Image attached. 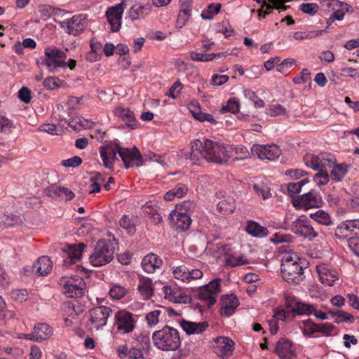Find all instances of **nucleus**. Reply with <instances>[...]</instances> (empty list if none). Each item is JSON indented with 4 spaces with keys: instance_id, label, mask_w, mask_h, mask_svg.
Masks as SVG:
<instances>
[{
    "instance_id": "28",
    "label": "nucleus",
    "mask_w": 359,
    "mask_h": 359,
    "mask_svg": "<svg viewBox=\"0 0 359 359\" xmlns=\"http://www.w3.org/2000/svg\"><path fill=\"white\" fill-rule=\"evenodd\" d=\"M40 276H46L52 270V262L48 256L40 257L33 266Z\"/></svg>"
},
{
    "instance_id": "30",
    "label": "nucleus",
    "mask_w": 359,
    "mask_h": 359,
    "mask_svg": "<svg viewBox=\"0 0 359 359\" xmlns=\"http://www.w3.org/2000/svg\"><path fill=\"white\" fill-rule=\"evenodd\" d=\"M291 230L299 237L311 241L317 236L312 226H291Z\"/></svg>"
},
{
    "instance_id": "2",
    "label": "nucleus",
    "mask_w": 359,
    "mask_h": 359,
    "mask_svg": "<svg viewBox=\"0 0 359 359\" xmlns=\"http://www.w3.org/2000/svg\"><path fill=\"white\" fill-rule=\"evenodd\" d=\"M109 238H100L94 245L89 257L90 263L95 267L104 266L110 263L114 258L116 247L118 241L111 235L107 233Z\"/></svg>"
},
{
    "instance_id": "6",
    "label": "nucleus",
    "mask_w": 359,
    "mask_h": 359,
    "mask_svg": "<svg viewBox=\"0 0 359 359\" xmlns=\"http://www.w3.org/2000/svg\"><path fill=\"white\" fill-rule=\"evenodd\" d=\"M66 58L65 52L55 46H49L45 49L42 62L50 72L55 73L60 68L67 67Z\"/></svg>"
},
{
    "instance_id": "31",
    "label": "nucleus",
    "mask_w": 359,
    "mask_h": 359,
    "mask_svg": "<svg viewBox=\"0 0 359 359\" xmlns=\"http://www.w3.org/2000/svg\"><path fill=\"white\" fill-rule=\"evenodd\" d=\"M34 331L38 341L49 339L53 334V329L46 323H38L34 325Z\"/></svg>"
},
{
    "instance_id": "16",
    "label": "nucleus",
    "mask_w": 359,
    "mask_h": 359,
    "mask_svg": "<svg viewBox=\"0 0 359 359\" xmlns=\"http://www.w3.org/2000/svg\"><path fill=\"white\" fill-rule=\"evenodd\" d=\"M252 150L262 160L274 161L278 158L281 154V150L276 144L254 145Z\"/></svg>"
},
{
    "instance_id": "38",
    "label": "nucleus",
    "mask_w": 359,
    "mask_h": 359,
    "mask_svg": "<svg viewBox=\"0 0 359 359\" xmlns=\"http://www.w3.org/2000/svg\"><path fill=\"white\" fill-rule=\"evenodd\" d=\"M357 226H337L335 229V236L340 240L349 238L353 236L354 229Z\"/></svg>"
},
{
    "instance_id": "45",
    "label": "nucleus",
    "mask_w": 359,
    "mask_h": 359,
    "mask_svg": "<svg viewBox=\"0 0 359 359\" xmlns=\"http://www.w3.org/2000/svg\"><path fill=\"white\" fill-rule=\"evenodd\" d=\"M67 188L54 185L50 188L48 193L51 197H58L62 200L67 201Z\"/></svg>"
},
{
    "instance_id": "51",
    "label": "nucleus",
    "mask_w": 359,
    "mask_h": 359,
    "mask_svg": "<svg viewBox=\"0 0 359 359\" xmlns=\"http://www.w3.org/2000/svg\"><path fill=\"white\" fill-rule=\"evenodd\" d=\"M286 109L279 104H271L267 109V114L271 116L285 115Z\"/></svg>"
},
{
    "instance_id": "18",
    "label": "nucleus",
    "mask_w": 359,
    "mask_h": 359,
    "mask_svg": "<svg viewBox=\"0 0 359 359\" xmlns=\"http://www.w3.org/2000/svg\"><path fill=\"white\" fill-rule=\"evenodd\" d=\"M86 283L83 279L69 280L65 283L64 293L68 298H78L84 294Z\"/></svg>"
},
{
    "instance_id": "41",
    "label": "nucleus",
    "mask_w": 359,
    "mask_h": 359,
    "mask_svg": "<svg viewBox=\"0 0 359 359\" xmlns=\"http://www.w3.org/2000/svg\"><path fill=\"white\" fill-rule=\"evenodd\" d=\"M328 313L335 317L334 322L338 324L343 322L353 323L354 321V316L353 315L341 310L337 311H330Z\"/></svg>"
},
{
    "instance_id": "49",
    "label": "nucleus",
    "mask_w": 359,
    "mask_h": 359,
    "mask_svg": "<svg viewBox=\"0 0 359 359\" xmlns=\"http://www.w3.org/2000/svg\"><path fill=\"white\" fill-rule=\"evenodd\" d=\"M322 32V30L311 32H296L294 34V38L297 41L312 39L320 36Z\"/></svg>"
},
{
    "instance_id": "34",
    "label": "nucleus",
    "mask_w": 359,
    "mask_h": 359,
    "mask_svg": "<svg viewBox=\"0 0 359 359\" xmlns=\"http://www.w3.org/2000/svg\"><path fill=\"white\" fill-rule=\"evenodd\" d=\"M138 291L144 299H149L153 295V288L151 287V280L149 278L140 279V284L138 285Z\"/></svg>"
},
{
    "instance_id": "4",
    "label": "nucleus",
    "mask_w": 359,
    "mask_h": 359,
    "mask_svg": "<svg viewBox=\"0 0 359 359\" xmlns=\"http://www.w3.org/2000/svg\"><path fill=\"white\" fill-rule=\"evenodd\" d=\"M305 165L314 170H318L313 180L319 185H325L330 180L327 168H331L334 163V158L331 154L315 155L306 154L303 158Z\"/></svg>"
},
{
    "instance_id": "9",
    "label": "nucleus",
    "mask_w": 359,
    "mask_h": 359,
    "mask_svg": "<svg viewBox=\"0 0 359 359\" xmlns=\"http://www.w3.org/2000/svg\"><path fill=\"white\" fill-rule=\"evenodd\" d=\"M323 201L319 192L311 190L309 192L292 198V203L299 210H308L319 208Z\"/></svg>"
},
{
    "instance_id": "23",
    "label": "nucleus",
    "mask_w": 359,
    "mask_h": 359,
    "mask_svg": "<svg viewBox=\"0 0 359 359\" xmlns=\"http://www.w3.org/2000/svg\"><path fill=\"white\" fill-rule=\"evenodd\" d=\"M182 330L189 335L201 334L208 327V323L205 321L200 323H194L183 320L180 322Z\"/></svg>"
},
{
    "instance_id": "11",
    "label": "nucleus",
    "mask_w": 359,
    "mask_h": 359,
    "mask_svg": "<svg viewBox=\"0 0 359 359\" xmlns=\"http://www.w3.org/2000/svg\"><path fill=\"white\" fill-rule=\"evenodd\" d=\"M119 156L121 158L126 168L133 166L140 167L143 164L142 156L136 147L133 149L123 147L119 151Z\"/></svg>"
},
{
    "instance_id": "43",
    "label": "nucleus",
    "mask_w": 359,
    "mask_h": 359,
    "mask_svg": "<svg viewBox=\"0 0 359 359\" xmlns=\"http://www.w3.org/2000/svg\"><path fill=\"white\" fill-rule=\"evenodd\" d=\"M315 311V306L313 304H305L299 302L297 307L293 309V313L297 315H311Z\"/></svg>"
},
{
    "instance_id": "33",
    "label": "nucleus",
    "mask_w": 359,
    "mask_h": 359,
    "mask_svg": "<svg viewBox=\"0 0 359 359\" xmlns=\"http://www.w3.org/2000/svg\"><path fill=\"white\" fill-rule=\"evenodd\" d=\"M327 5L329 6H333V8L336 6H340L339 8L337 9L331 15L330 18L332 20H343L345 11H348V4L345 3H342L338 0H330Z\"/></svg>"
},
{
    "instance_id": "39",
    "label": "nucleus",
    "mask_w": 359,
    "mask_h": 359,
    "mask_svg": "<svg viewBox=\"0 0 359 359\" xmlns=\"http://www.w3.org/2000/svg\"><path fill=\"white\" fill-rule=\"evenodd\" d=\"M240 109V104L239 101L236 97L230 98L226 104L224 105L221 109L220 112L222 114H226V113H232V114H236L239 111Z\"/></svg>"
},
{
    "instance_id": "32",
    "label": "nucleus",
    "mask_w": 359,
    "mask_h": 359,
    "mask_svg": "<svg viewBox=\"0 0 359 359\" xmlns=\"http://www.w3.org/2000/svg\"><path fill=\"white\" fill-rule=\"evenodd\" d=\"M252 188L256 194L261 196L264 200L268 199L271 196V188L266 181L257 180L252 184Z\"/></svg>"
},
{
    "instance_id": "46",
    "label": "nucleus",
    "mask_w": 359,
    "mask_h": 359,
    "mask_svg": "<svg viewBox=\"0 0 359 359\" xmlns=\"http://www.w3.org/2000/svg\"><path fill=\"white\" fill-rule=\"evenodd\" d=\"M311 217L319 224H331L332 223L328 213L323 210H317L313 215H311Z\"/></svg>"
},
{
    "instance_id": "54",
    "label": "nucleus",
    "mask_w": 359,
    "mask_h": 359,
    "mask_svg": "<svg viewBox=\"0 0 359 359\" xmlns=\"http://www.w3.org/2000/svg\"><path fill=\"white\" fill-rule=\"evenodd\" d=\"M193 4L194 0H179V12L191 15Z\"/></svg>"
},
{
    "instance_id": "59",
    "label": "nucleus",
    "mask_w": 359,
    "mask_h": 359,
    "mask_svg": "<svg viewBox=\"0 0 359 359\" xmlns=\"http://www.w3.org/2000/svg\"><path fill=\"white\" fill-rule=\"evenodd\" d=\"M188 109L191 113L192 116L198 120L199 115L202 113L199 103L193 100L188 104Z\"/></svg>"
},
{
    "instance_id": "58",
    "label": "nucleus",
    "mask_w": 359,
    "mask_h": 359,
    "mask_svg": "<svg viewBox=\"0 0 359 359\" xmlns=\"http://www.w3.org/2000/svg\"><path fill=\"white\" fill-rule=\"evenodd\" d=\"M81 163H82L81 158L78 156H73L67 160H63L61 162V164L64 167L76 168V167L79 166L81 164Z\"/></svg>"
},
{
    "instance_id": "40",
    "label": "nucleus",
    "mask_w": 359,
    "mask_h": 359,
    "mask_svg": "<svg viewBox=\"0 0 359 359\" xmlns=\"http://www.w3.org/2000/svg\"><path fill=\"white\" fill-rule=\"evenodd\" d=\"M222 5L219 3L209 4L205 11H203L201 16L203 20H212L213 16L220 11Z\"/></svg>"
},
{
    "instance_id": "12",
    "label": "nucleus",
    "mask_w": 359,
    "mask_h": 359,
    "mask_svg": "<svg viewBox=\"0 0 359 359\" xmlns=\"http://www.w3.org/2000/svg\"><path fill=\"white\" fill-rule=\"evenodd\" d=\"M124 12V4L121 2L115 6L109 7L105 16L111 26L113 32H118L121 27L122 15Z\"/></svg>"
},
{
    "instance_id": "25",
    "label": "nucleus",
    "mask_w": 359,
    "mask_h": 359,
    "mask_svg": "<svg viewBox=\"0 0 359 359\" xmlns=\"http://www.w3.org/2000/svg\"><path fill=\"white\" fill-rule=\"evenodd\" d=\"M85 306L76 300L68 301L64 304L63 311L69 317L74 318L81 314Z\"/></svg>"
},
{
    "instance_id": "35",
    "label": "nucleus",
    "mask_w": 359,
    "mask_h": 359,
    "mask_svg": "<svg viewBox=\"0 0 359 359\" xmlns=\"http://www.w3.org/2000/svg\"><path fill=\"white\" fill-rule=\"evenodd\" d=\"M150 8L151 6L148 4H135L130 8L128 12V17L132 20H137L140 17L144 15V11H149Z\"/></svg>"
},
{
    "instance_id": "63",
    "label": "nucleus",
    "mask_w": 359,
    "mask_h": 359,
    "mask_svg": "<svg viewBox=\"0 0 359 359\" xmlns=\"http://www.w3.org/2000/svg\"><path fill=\"white\" fill-rule=\"evenodd\" d=\"M310 79V72L306 69L302 70L300 75L295 76L293 81L297 84L306 82Z\"/></svg>"
},
{
    "instance_id": "20",
    "label": "nucleus",
    "mask_w": 359,
    "mask_h": 359,
    "mask_svg": "<svg viewBox=\"0 0 359 359\" xmlns=\"http://www.w3.org/2000/svg\"><path fill=\"white\" fill-rule=\"evenodd\" d=\"M275 351L281 359H292L295 356L294 346L290 341L284 338L278 341Z\"/></svg>"
},
{
    "instance_id": "53",
    "label": "nucleus",
    "mask_w": 359,
    "mask_h": 359,
    "mask_svg": "<svg viewBox=\"0 0 359 359\" xmlns=\"http://www.w3.org/2000/svg\"><path fill=\"white\" fill-rule=\"evenodd\" d=\"M319 6L315 3H304L300 5V10L306 14L313 15L318 13Z\"/></svg>"
},
{
    "instance_id": "64",
    "label": "nucleus",
    "mask_w": 359,
    "mask_h": 359,
    "mask_svg": "<svg viewBox=\"0 0 359 359\" xmlns=\"http://www.w3.org/2000/svg\"><path fill=\"white\" fill-rule=\"evenodd\" d=\"M229 76L227 75H213L211 79V83L213 86H219L229 81Z\"/></svg>"
},
{
    "instance_id": "26",
    "label": "nucleus",
    "mask_w": 359,
    "mask_h": 359,
    "mask_svg": "<svg viewBox=\"0 0 359 359\" xmlns=\"http://www.w3.org/2000/svg\"><path fill=\"white\" fill-rule=\"evenodd\" d=\"M216 344H219L221 355L222 358L229 356L233 351L234 342L231 339L226 337H219L215 339Z\"/></svg>"
},
{
    "instance_id": "50",
    "label": "nucleus",
    "mask_w": 359,
    "mask_h": 359,
    "mask_svg": "<svg viewBox=\"0 0 359 359\" xmlns=\"http://www.w3.org/2000/svg\"><path fill=\"white\" fill-rule=\"evenodd\" d=\"M161 310H154L149 312L146 316V320L149 326H155L160 320V316L162 313Z\"/></svg>"
},
{
    "instance_id": "42",
    "label": "nucleus",
    "mask_w": 359,
    "mask_h": 359,
    "mask_svg": "<svg viewBox=\"0 0 359 359\" xmlns=\"http://www.w3.org/2000/svg\"><path fill=\"white\" fill-rule=\"evenodd\" d=\"M246 232L253 237L262 238L268 234V230L264 226H245Z\"/></svg>"
},
{
    "instance_id": "56",
    "label": "nucleus",
    "mask_w": 359,
    "mask_h": 359,
    "mask_svg": "<svg viewBox=\"0 0 359 359\" xmlns=\"http://www.w3.org/2000/svg\"><path fill=\"white\" fill-rule=\"evenodd\" d=\"M302 332L305 335L311 336L316 332V323L311 320L304 321Z\"/></svg>"
},
{
    "instance_id": "52",
    "label": "nucleus",
    "mask_w": 359,
    "mask_h": 359,
    "mask_svg": "<svg viewBox=\"0 0 359 359\" xmlns=\"http://www.w3.org/2000/svg\"><path fill=\"white\" fill-rule=\"evenodd\" d=\"M126 292L127 291L123 287L120 285H114L110 289L109 294L113 299H120L126 295Z\"/></svg>"
},
{
    "instance_id": "57",
    "label": "nucleus",
    "mask_w": 359,
    "mask_h": 359,
    "mask_svg": "<svg viewBox=\"0 0 359 359\" xmlns=\"http://www.w3.org/2000/svg\"><path fill=\"white\" fill-rule=\"evenodd\" d=\"M60 82L61 81L58 78L49 76L44 80L43 85L47 89L54 90L60 87Z\"/></svg>"
},
{
    "instance_id": "24",
    "label": "nucleus",
    "mask_w": 359,
    "mask_h": 359,
    "mask_svg": "<svg viewBox=\"0 0 359 359\" xmlns=\"http://www.w3.org/2000/svg\"><path fill=\"white\" fill-rule=\"evenodd\" d=\"M222 312L226 316H230L234 313L235 309L239 305L238 299L233 295H224L221 299Z\"/></svg>"
},
{
    "instance_id": "55",
    "label": "nucleus",
    "mask_w": 359,
    "mask_h": 359,
    "mask_svg": "<svg viewBox=\"0 0 359 359\" xmlns=\"http://www.w3.org/2000/svg\"><path fill=\"white\" fill-rule=\"evenodd\" d=\"M182 88V83L180 81H176L170 88L166 95L169 97L176 98L180 94Z\"/></svg>"
},
{
    "instance_id": "21",
    "label": "nucleus",
    "mask_w": 359,
    "mask_h": 359,
    "mask_svg": "<svg viewBox=\"0 0 359 359\" xmlns=\"http://www.w3.org/2000/svg\"><path fill=\"white\" fill-rule=\"evenodd\" d=\"M114 113L124 121L128 128L131 129L137 128V121L135 117V114L129 108L119 107L114 109Z\"/></svg>"
},
{
    "instance_id": "44",
    "label": "nucleus",
    "mask_w": 359,
    "mask_h": 359,
    "mask_svg": "<svg viewBox=\"0 0 359 359\" xmlns=\"http://www.w3.org/2000/svg\"><path fill=\"white\" fill-rule=\"evenodd\" d=\"M309 182V180L307 178H305L299 182H292L287 184V192L292 199L295 197L294 195L299 193L302 187L307 184Z\"/></svg>"
},
{
    "instance_id": "17",
    "label": "nucleus",
    "mask_w": 359,
    "mask_h": 359,
    "mask_svg": "<svg viewBox=\"0 0 359 359\" xmlns=\"http://www.w3.org/2000/svg\"><path fill=\"white\" fill-rule=\"evenodd\" d=\"M117 329L122 334L129 333L134 329V321L132 314L126 311H118L115 315Z\"/></svg>"
},
{
    "instance_id": "14",
    "label": "nucleus",
    "mask_w": 359,
    "mask_h": 359,
    "mask_svg": "<svg viewBox=\"0 0 359 359\" xmlns=\"http://www.w3.org/2000/svg\"><path fill=\"white\" fill-rule=\"evenodd\" d=\"M60 27L74 36L80 34L86 27V18L83 15H75L72 18L60 22Z\"/></svg>"
},
{
    "instance_id": "1",
    "label": "nucleus",
    "mask_w": 359,
    "mask_h": 359,
    "mask_svg": "<svg viewBox=\"0 0 359 359\" xmlns=\"http://www.w3.org/2000/svg\"><path fill=\"white\" fill-rule=\"evenodd\" d=\"M191 145L190 158L192 161L205 159L208 162L224 164L231 157L232 147L224 143L203 138L194 140L191 142Z\"/></svg>"
},
{
    "instance_id": "5",
    "label": "nucleus",
    "mask_w": 359,
    "mask_h": 359,
    "mask_svg": "<svg viewBox=\"0 0 359 359\" xmlns=\"http://www.w3.org/2000/svg\"><path fill=\"white\" fill-rule=\"evenodd\" d=\"M154 346L163 351H175L181 346L180 332L172 327L165 325L152 334Z\"/></svg>"
},
{
    "instance_id": "10",
    "label": "nucleus",
    "mask_w": 359,
    "mask_h": 359,
    "mask_svg": "<svg viewBox=\"0 0 359 359\" xmlns=\"http://www.w3.org/2000/svg\"><path fill=\"white\" fill-rule=\"evenodd\" d=\"M220 278H215L208 284L199 287L198 298L206 302L208 308L216 302V296L220 292Z\"/></svg>"
},
{
    "instance_id": "7",
    "label": "nucleus",
    "mask_w": 359,
    "mask_h": 359,
    "mask_svg": "<svg viewBox=\"0 0 359 359\" xmlns=\"http://www.w3.org/2000/svg\"><path fill=\"white\" fill-rule=\"evenodd\" d=\"M196 207V204L191 201H185L177 205L175 209L169 214V219L172 223L178 222L180 224H191V214Z\"/></svg>"
},
{
    "instance_id": "22",
    "label": "nucleus",
    "mask_w": 359,
    "mask_h": 359,
    "mask_svg": "<svg viewBox=\"0 0 359 359\" xmlns=\"http://www.w3.org/2000/svg\"><path fill=\"white\" fill-rule=\"evenodd\" d=\"M163 264L161 259L154 253L146 255L142 261V267L147 273H154L156 269H159Z\"/></svg>"
},
{
    "instance_id": "27",
    "label": "nucleus",
    "mask_w": 359,
    "mask_h": 359,
    "mask_svg": "<svg viewBox=\"0 0 359 359\" xmlns=\"http://www.w3.org/2000/svg\"><path fill=\"white\" fill-rule=\"evenodd\" d=\"M206 251L214 256H221L224 255L226 257L231 254V248L228 244L217 243L214 245L212 242H208Z\"/></svg>"
},
{
    "instance_id": "15",
    "label": "nucleus",
    "mask_w": 359,
    "mask_h": 359,
    "mask_svg": "<svg viewBox=\"0 0 359 359\" xmlns=\"http://www.w3.org/2000/svg\"><path fill=\"white\" fill-rule=\"evenodd\" d=\"M123 147H120L117 144L110 142L104 145L100 148V154L101 158L103 162V165L108 168L113 167L114 161L116 158V154H119L121 149Z\"/></svg>"
},
{
    "instance_id": "36",
    "label": "nucleus",
    "mask_w": 359,
    "mask_h": 359,
    "mask_svg": "<svg viewBox=\"0 0 359 359\" xmlns=\"http://www.w3.org/2000/svg\"><path fill=\"white\" fill-rule=\"evenodd\" d=\"M334 163H336L335 160ZM331 168H332V170L330 172V177L332 180L337 182L341 181L348 171L347 165L346 164L334 163Z\"/></svg>"
},
{
    "instance_id": "37",
    "label": "nucleus",
    "mask_w": 359,
    "mask_h": 359,
    "mask_svg": "<svg viewBox=\"0 0 359 359\" xmlns=\"http://www.w3.org/2000/svg\"><path fill=\"white\" fill-rule=\"evenodd\" d=\"M224 54L223 53H199L194 51L189 52L190 58L194 61H200V62H208L212 61L216 57H219L224 56Z\"/></svg>"
},
{
    "instance_id": "19",
    "label": "nucleus",
    "mask_w": 359,
    "mask_h": 359,
    "mask_svg": "<svg viewBox=\"0 0 359 359\" xmlns=\"http://www.w3.org/2000/svg\"><path fill=\"white\" fill-rule=\"evenodd\" d=\"M291 1L292 0H269V4H262L261 8L257 11L258 16L259 18H265L273 9L277 10L279 13L285 11L290 8V6H286L285 4Z\"/></svg>"
},
{
    "instance_id": "60",
    "label": "nucleus",
    "mask_w": 359,
    "mask_h": 359,
    "mask_svg": "<svg viewBox=\"0 0 359 359\" xmlns=\"http://www.w3.org/2000/svg\"><path fill=\"white\" fill-rule=\"evenodd\" d=\"M270 240L274 243H289L292 240V236L288 234H283L278 232L276 233Z\"/></svg>"
},
{
    "instance_id": "47",
    "label": "nucleus",
    "mask_w": 359,
    "mask_h": 359,
    "mask_svg": "<svg viewBox=\"0 0 359 359\" xmlns=\"http://www.w3.org/2000/svg\"><path fill=\"white\" fill-rule=\"evenodd\" d=\"M175 278L180 280L184 283H189V269L185 266H180L172 271Z\"/></svg>"
},
{
    "instance_id": "8",
    "label": "nucleus",
    "mask_w": 359,
    "mask_h": 359,
    "mask_svg": "<svg viewBox=\"0 0 359 359\" xmlns=\"http://www.w3.org/2000/svg\"><path fill=\"white\" fill-rule=\"evenodd\" d=\"M111 312V309L105 306H97L90 309L86 326L91 332L98 331L106 325Z\"/></svg>"
},
{
    "instance_id": "13",
    "label": "nucleus",
    "mask_w": 359,
    "mask_h": 359,
    "mask_svg": "<svg viewBox=\"0 0 359 359\" xmlns=\"http://www.w3.org/2000/svg\"><path fill=\"white\" fill-rule=\"evenodd\" d=\"M86 248V245L83 243L78 244H67L62 249V257L65 265L71 264L75 262L80 260L83 250Z\"/></svg>"
},
{
    "instance_id": "29",
    "label": "nucleus",
    "mask_w": 359,
    "mask_h": 359,
    "mask_svg": "<svg viewBox=\"0 0 359 359\" xmlns=\"http://www.w3.org/2000/svg\"><path fill=\"white\" fill-rule=\"evenodd\" d=\"M217 209L222 215L231 214L236 209V201L232 196H226L217 203Z\"/></svg>"
},
{
    "instance_id": "62",
    "label": "nucleus",
    "mask_w": 359,
    "mask_h": 359,
    "mask_svg": "<svg viewBox=\"0 0 359 359\" xmlns=\"http://www.w3.org/2000/svg\"><path fill=\"white\" fill-rule=\"evenodd\" d=\"M348 247L352 252L358 257H359V238L357 237H350L348 239Z\"/></svg>"
},
{
    "instance_id": "48",
    "label": "nucleus",
    "mask_w": 359,
    "mask_h": 359,
    "mask_svg": "<svg viewBox=\"0 0 359 359\" xmlns=\"http://www.w3.org/2000/svg\"><path fill=\"white\" fill-rule=\"evenodd\" d=\"M41 132L47 133L50 135H60L62 133V128L54 124L46 123L41 125L39 129Z\"/></svg>"
},
{
    "instance_id": "3",
    "label": "nucleus",
    "mask_w": 359,
    "mask_h": 359,
    "mask_svg": "<svg viewBox=\"0 0 359 359\" xmlns=\"http://www.w3.org/2000/svg\"><path fill=\"white\" fill-rule=\"evenodd\" d=\"M300 259L295 253L287 252L282 258L280 271L283 278L288 283L298 285L305 278L304 270Z\"/></svg>"
},
{
    "instance_id": "61",
    "label": "nucleus",
    "mask_w": 359,
    "mask_h": 359,
    "mask_svg": "<svg viewBox=\"0 0 359 359\" xmlns=\"http://www.w3.org/2000/svg\"><path fill=\"white\" fill-rule=\"evenodd\" d=\"M334 327V325L330 323L316 324V332L330 335Z\"/></svg>"
}]
</instances>
